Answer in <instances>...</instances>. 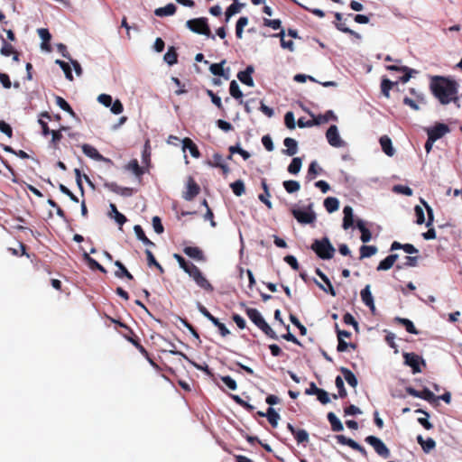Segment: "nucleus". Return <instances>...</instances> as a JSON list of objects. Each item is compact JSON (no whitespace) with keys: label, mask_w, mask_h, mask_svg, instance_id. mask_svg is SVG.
Returning <instances> with one entry per match:
<instances>
[{"label":"nucleus","mask_w":462,"mask_h":462,"mask_svg":"<svg viewBox=\"0 0 462 462\" xmlns=\"http://www.w3.org/2000/svg\"><path fill=\"white\" fill-rule=\"evenodd\" d=\"M430 89L441 104L447 105L451 102L457 94V84L456 81L444 77L434 76L431 79Z\"/></svg>","instance_id":"obj_1"},{"label":"nucleus","mask_w":462,"mask_h":462,"mask_svg":"<svg viewBox=\"0 0 462 462\" xmlns=\"http://www.w3.org/2000/svg\"><path fill=\"white\" fill-rule=\"evenodd\" d=\"M173 257L177 260L180 267L194 280L198 286L208 292H212L214 291L212 284L203 275L202 272L197 265L191 262L186 261L184 257L178 254H174Z\"/></svg>","instance_id":"obj_2"},{"label":"nucleus","mask_w":462,"mask_h":462,"mask_svg":"<svg viewBox=\"0 0 462 462\" xmlns=\"http://www.w3.org/2000/svg\"><path fill=\"white\" fill-rule=\"evenodd\" d=\"M310 249L322 260L332 259L336 252L328 236L315 239L310 245Z\"/></svg>","instance_id":"obj_3"},{"label":"nucleus","mask_w":462,"mask_h":462,"mask_svg":"<svg viewBox=\"0 0 462 462\" xmlns=\"http://www.w3.org/2000/svg\"><path fill=\"white\" fill-rule=\"evenodd\" d=\"M245 313L250 320L267 337L275 340L278 339V336L275 331L269 326V324L265 321V319L256 309L247 308L245 310Z\"/></svg>","instance_id":"obj_4"},{"label":"nucleus","mask_w":462,"mask_h":462,"mask_svg":"<svg viewBox=\"0 0 462 462\" xmlns=\"http://www.w3.org/2000/svg\"><path fill=\"white\" fill-rule=\"evenodd\" d=\"M186 26L193 32L205 35L212 40L216 39L215 35L211 33L208 19L206 17L190 19L187 21Z\"/></svg>","instance_id":"obj_5"},{"label":"nucleus","mask_w":462,"mask_h":462,"mask_svg":"<svg viewBox=\"0 0 462 462\" xmlns=\"http://www.w3.org/2000/svg\"><path fill=\"white\" fill-rule=\"evenodd\" d=\"M291 212L296 220L302 225L312 224L317 219L316 213L312 209V204L308 205L306 209L291 208Z\"/></svg>","instance_id":"obj_6"},{"label":"nucleus","mask_w":462,"mask_h":462,"mask_svg":"<svg viewBox=\"0 0 462 462\" xmlns=\"http://www.w3.org/2000/svg\"><path fill=\"white\" fill-rule=\"evenodd\" d=\"M365 441L371 445L379 456L383 458L389 457L390 450L379 438L375 436H368L365 439Z\"/></svg>","instance_id":"obj_7"},{"label":"nucleus","mask_w":462,"mask_h":462,"mask_svg":"<svg viewBox=\"0 0 462 462\" xmlns=\"http://www.w3.org/2000/svg\"><path fill=\"white\" fill-rule=\"evenodd\" d=\"M404 363L412 369L413 374L421 372L420 365H426L425 361L420 356L414 353H404L403 354Z\"/></svg>","instance_id":"obj_8"},{"label":"nucleus","mask_w":462,"mask_h":462,"mask_svg":"<svg viewBox=\"0 0 462 462\" xmlns=\"http://www.w3.org/2000/svg\"><path fill=\"white\" fill-rule=\"evenodd\" d=\"M406 393L413 397L423 399L430 403L437 402V396L430 391L428 388H424L422 391H418L412 387H406Z\"/></svg>","instance_id":"obj_9"},{"label":"nucleus","mask_w":462,"mask_h":462,"mask_svg":"<svg viewBox=\"0 0 462 462\" xmlns=\"http://www.w3.org/2000/svg\"><path fill=\"white\" fill-rule=\"evenodd\" d=\"M187 190L183 192L182 198L187 201L193 200L200 192L199 185L192 177H189L186 184Z\"/></svg>","instance_id":"obj_10"},{"label":"nucleus","mask_w":462,"mask_h":462,"mask_svg":"<svg viewBox=\"0 0 462 462\" xmlns=\"http://www.w3.org/2000/svg\"><path fill=\"white\" fill-rule=\"evenodd\" d=\"M326 137L328 143L333 147L338 148L344 146L345 144L344 141L341 139L338 134L337 126L335 125H332L328 127L326 133Z\"/></svg>","instance_id":"obj_11"},{"label":"nucleus","mask_w":462,"mask_h":462,"mask_svg":"<svg viewBox=\"0 0 462 462\" xmlns=\"http://www.w3.org/2000/svg\"><path fill=\"white\" fill-rule=\"evenodd\" d=\"M336 439H337V443H339L341 445L348 446L352 449L359 452L363 457L367 456V452H366L365 448L363 446H361L360 444H358L356 441H355L354 439L347 438L344 435H337Z\"/></svg>","instance_id":"obj_12"},{"label":"nucleus","mask_w":462,"mask_h":462,"mask_svg":"<svg viewBox=\"0 0 462 462\" xmlns=\"http://www.w3.org/2000/svg\"><path fill=\"white\" fill-rule=\"evenodd\" d=\"M449 131V127L447 125L438 123L432 128L428 130V136H430V141H437Z\"/></svg>","instance_id":"obj_13"},{"label":"nucleus","mask_w":462,"mask_h":462,"mask_svg":"<svg viewBox=\"0 0 462 462\" xmlns=\"http://www.w3.org/2000/svg\"><path fill=\"white\" fill-rule=\"evenodd\" d=\"M104 187L108 190L124 197H130L134 193V189L129 187H120L116 182H105Z\"/></svg>","instance_id":"obj_14"},{"label":"nucleus","mask_w":462,"mask_h":462,"mask_svg":"<svg viewBox=\"0 0 462 462\" xmlns=\"http://www.w3.org/2000/svg\"><path fill=\"white\" fill-rule=\"evenodd\" d=\"M335 18H336V21L334 22V25L335 27L342 32H345V33H347L351 36H354L355 38L356 39H360V34L357 33L356 32L351 30L350 28L346 27V23L344 22H342L343 20V15L341 13H335Z\"/></svg>","instance_id":"obj_15"},{"label":"nucleus","mask_w":462,"mask_h":462,"mask_svg":"<svg viewBox=\"0 0 462 462\" xmlns=\"http://www.w3.org/2000/svg\"><path fill=\"white\" fill-rule=\"evenodd\" d=\"M288 430L293 435L298 444L309 442V433L302 429H296L292 424H287Z\"/></svg>","instance_id":"obj_16"},{"label":"nucleus","mask_w":462,"mask_h":462,"mask_svg":"<svg viewBox=\"0 0 462 462\" xmlns=\"http://www.w3.org/2000/svg\"><path fill=\"white\" fill-rule=\"evenodd\" d=\"M254 72V68L252 65H249L245 68V70L239 71L237 73V79L245 85L248 87H254V79L252 78V74Z\"/></svg>","instance_id":"obj_17"},{"label":"nucleus","mask_w":462,"mask_h":462,"mask_svg":"<svg viewBox=\"0 0 462 462\" xmlns=\"http://www.w3.org/2000/svg\"><path fill=\"white\" fill-rule=\"evenodd\" d=\"M125 170L131 171L141 181L143 175L145 173V168L139 165L136 159L131 160L125 165Z\"/></svg>","instance_id":"obj_18"},{"label":"nucleus","mask_w":462,"mask_h":462,"mask_svg":"<svg viewBox=\"0 0 462 462\" xmlns=\"http://www.w3.org/2000/svg\"><path fill=\"white\" fill-rule=\"evenodd\" d=\"M360 296L362 299V301L365 306H367L372 313H374L375 311V306L374 302V298L371 293L370 285L367 284L360 292Z\"/></svg>","instance_id":"obj_19"},{"label":"nucleus","mask_w":462,"mask_h":462,"mask_svg":"<svg viewBox=\"0 0 462 462\" xmlns=\"http://www.w3.org/2000/svg\"><path fill=\"white\" fill-rule=\"evenodd\" d=\"M183 253L199 262H204L206 260L203 251L197 246H186L183 248Z\"/></svg>","instance_id":"obj_20"},{"label":"nucleus","mask_w":462,"mask_h":462,"mask_svg":"<svg viewBox=\"0 0 462 462\" xmlns=\"http://www.w3.org/2000/svg\"><path fill=\"white\" fill-rule=\"evenodd\" d=\"M182 149H183V151L189 150L191 156L194 158H199L201 155L198 146L189 137H186L182 140Z\"/></svg>","instance_id":"obj_21"},{"label":"nucleus","mask_w":462,"mask_h":462,"mask_svg":"<svg viewBox=\"0 0 462 462\" xmlns=\"http://www.w3.org/2000/svg\"><path fill=\"white\" fill-rule=\"evenodd\" d=\"M82 148V152L83 153L91 158V159H94L96 161H104L105 158L103 157L102 154L99 153V152L95 148L93 147L92 145L90 144H88V143H85L81 146Z\"/></svg>","instance_id":"obj_22"},{"label":"nucleus","mask_w":462,"mask_h":462,"mask_svg":"<svg viewBox=\"0 0 462 462\" xmlns=\"http://www.w3.org/2000/svg\"><path fill=\"white\" fill-rule=\"evenodd\" d=\"M399 255L393 254L382 260L376 267L377 271H387L391 269L397 261Z\"/></svg>","instance_id":"obj_23"},{"label":"nucleus","mask_w":462,"mask_h":462,"mask_svg":"<svg viewBox=\"0 0 462 462\" xmlns=\"http://www.w3.org/2000/svg\"><path fill=\"white\" fill-rule=\"evenodd\" d=\"M283 144L287 148L286 150L282 151L283 153L289 156H293L296 154L298 151V143L296 140L291 137H286L283 141Z\"/></svg>","instance_id":"obj_24"},{"label":"nucleus","mask_w":462,"mask_h":462,"mask_svg":"<svg viewBox=\"0 0 462 462\" xmlns=\"http://www.w3.org/2000/svg\"><path fill=\"white\" fill-rule=\"evenodd\" d=\"M417 441L425 453H430L436 447V442L432 438L424 439L421 435L417 436Z\"/></svg>","instance_id":"obj_25"},{"label":"nucleus","mask_w":462,"mask_h":462,"mask_svg":"<svg viewBox=\"0 0 462 462\" xmlns=\"http://www.w3.org/2000/svg\"><path fill=\"white\" fill-rule=\"evenodd\" d=\"M261 185H262V188L263 189V194H260L258 196V199H260V201H262L268 208H273V205H272V202L269 200V197L271 196L270 194V191H269V187H268V184L266 182V180L265 179H263L262 180V182H261Z\"/></svg>","instance_id":"obj_26"},{"label":"nucleus","mask_w":462,"mask_h":462,"mask_svg":"<svg viewBox=\"0 0 462 462\" xmlns=\"http://www.w3.org/2000/svg\"><path fill=\"white\" fill-rule=\"evenodd\" d=\"M394 322L399 325L403 326L405 328L406 331L411 334H415V335L419 334V331L415 328L413 322L408 319L396 317V318H394Z\"/></svg>","instance_id":"obj_27"},{"label":"nucleus","mask_w":462,"mask_h":462,"mask_svg":"<svg viewBox=\"0 0 462 462\" xmlns=\"http://www.w3.org/2000/svg\"><path fill=\"white\" fill-rule=\"evenodd\" d=\"M344 217H343V228L348 229L354 224V217H353V209L350 206H346L343 209Z\"/></svg>","instance_id":"obj_28"},{"label":"nucleus","mask_w":462,"mask_h":462,"mask_svg":"<svg viewBox=\"0 0 462 462\" xmlns=\"http://www.w3.org/2000/svg\"><path fill=\"white\" fill-rule=\"evenodd\" d=\"M327 419L330 423L331 430L334 432H339L344 430L343 424L340 420L336 416V414L332 411L328 412L327 415Z\"/></svg>","instance_id":"obj_29"},{"label":"nucleus","mask_w":462,"mask_h":462,"mask_svg":"<svg viewBox=\"0 0 462 462\" xmlns=\"http://www.w3.org/2000/svg\"><path fill=\"white\" fill-rule=\"evenodd\" d=\"M339 370L342 373V374L344 375V378L346 381V383L351 387L356 388L358 384V381H357V378L356 377V375L353 374V372L350 371L346 367H341Z\"/></svg>","instance_id":"obj_30"},{"label":"nucleus","mask_w":462,"mask_h":462,"mask_svg":"<svg viewBox=\"0 0 462 462\" xmlns=\"http://www.w3.org/2000/svg\"><path fill=\"white\" fill-rule=\"evenodd\" d=\"M176 6L174 4H168L164 7H159L155 9L154 14L156 16L163 17V16H169L172 15L176 12Z\"/></svg>","instance_id":"obj_31"},{"label":"nucleus","mask_w":462,"mask_h":462,"mask_svg":"<svg viewBox=\"0 0 462 462\" xmlns=\"http://www.w3.org/2000/svg\"><path fill=\"white\" fill-rule=\"evenodd\" d=\"M380 144L385 154L388 156H393L394 154L392 140L387 135H383L380 138Z\"/></svg>","instance_id":"obj_32"},{"label":"nucleus","mask_w":462,"mask_h":462,"mask_svg":"<svg viewBox=\"0 0 462 462\" xmlns=\"http://www.w3.org/2000/svg\"><path fill=\"white\" fill-rule=\"evenodd\" d=\"M134 231L139 240H141L144 245L150 246H155V244L152 242L145 235L143 227L139 225H135L134 226Z\"/></svg>","instance_id":"obj_33"},{"label":"nucleus","mask_w":462,"mask_h":462,"mask_svg":"<svg viewBox=\"0 0 462 462\" xmlns=\"http://www.w3.org/2000/svg\"><path fill=\"white\" fill-rule=\"evenodd\" d=\"M335 384H336V387L338 390V394L337 395V394L333 393L332 394V398L333 399H337V397L346 398L347 396V393H346V390L345 388L344 381H343L341 376L337 375L336 377Z\"/></svg>","instance_id":"obj_34"},{"label":"nucleus","mask_w":462,"mask_h":462,"mask_svg":"<svg viewBox=\"0 0 462 462\" xmlns=\"http://www.w3.org/2000/svg\"><path fill=\"white\" fill-rule=\"evenodd\" d=\"M37 32H38L39 36L42 40V48L45 49L47 51H50L51 48H50L49 42L51 39V35L49 30L45 29V28H41V29H38Z\"/></svg>","instance_id":"obj_35"},{"label":"nucleus","mask_w":462,"mask_h":462,"mask_svg":"<svg viewBox=\"0 0 462 462\" xmlns=\"http://www.w3.org/2000/svg\"><path fill=\"white\" fill-rule=\"evenodd\" d=\"M324 207L328 213L335 212L339 208V201L337 198L328 197L324 200Z\"/></svg>","instance_id":"obj_36"},{"label":"nucleus","mask_w":462,"mask_h":462,"mask_svg":"<svg viewBox=\"0 0 462 462\" xmlns=\"http://www.w3.org/2000/svg\"><path fill=\"white\" fill-rule=\"evenodd\" d=\"M55 102H56V105L60 108H61L63 111L69 113L73 117L76 116V113L74 112V110L72 109L70 105L63 97L57 96L55 97Z\"/></svg>","instance_id":"obj_37"},{"label":"nucleus","mask_w":462,"mask_h":462,"mask_svg":"<svg viewBox=\"0 0 462 462\" xmlns=\"http://www.w3.org/2000/svg\"><path fill=\"white\" fill-rule=\"evenodd\" d=\"M83 258L87 262V263L90 269L98 270L104 273H106V270L99 263H97L94 258L90 257V255L88 253L83 254Z\"/></svg>","instance_id":"obj_38"},{"label":"nucleus","mask_w":462,"mask_h":462,"mask_svg":"<svg viewBox=\"0 0 462 462\" xmlns=\"http://www.w3.org/2000/svg\"><path fill=\"white\" fill-rule=\"evenodd\" d=\"M163 60L170 66H172L178 62V53L173 46L168 49V51L164 54Z\"/></svg>","instance_id":"obj_39"},{"label":"nucleus","mask_w":462,"mask_h":462,"mask_svg":"<svg viewBox=\"0 0 462 462\" xmlns=\"http://www.w3.org/2000/svg\"><path fill=\"white\" fill-rule=\"evenodd\" d=\"M117 324L120 327L128 330V333L125 334V337L127 341L132 343L134 346H135L136 344H138L140 342V338L138 337V336L128 326H126L125 324H124L120 321H118Z\"/></svg>","instance_id":"obj_40"},{"label":"nucleus","mask_w":462,"mask_h":462,"mask_svg":"<svg viewBox=\"0 0 462 462\" xmlns=\"http://www.w3.org/2000/svg\"><path fill=\"white\" fill-rule=\"evenodd\" d=\"M68 127L61 126L59 130H52L50 134H51V145L57 149L58 144L62 139V131H66Z\"/></svg>","instance_id":"obj_41"},{"label":"nucleus","mask_w":462,"mask_h":462,"mask_svg":"<svg viewBox=\"0 0 462 462\" xmlns=\"http://www.w3.org/2000/svg\"><path fill=\"white\" fill-rule=\"evenodd\" d=\"M397 82H393L390 79L384 78L382 79L381 82V92L382 94L386 97H390V90L393 88V86H396Z\"/></svg>","instance_id":"obj_42"},{"label":"nucleus","mask_w":462,"mask_h":462,"mask_svg":"<svg viewBox=\"0 0 462 462\" xmlns=\"http://www.w3.org/2000/svg\"><path fill=\"white\" fill-rule=\"evenodd\" d=\"M266 418L272 427L276 428L278 420H280V414L272 407H269L266 411Z\"/></svg>","instance_id":"obj_43"},{"label":"nucleus","mask_w":462,"mask_h":462,"mask_svg":"<svg viewBox=\"0 0 462 462\" xmlns=\"http://www.w3.org/2000/svg\"><path fill=\"white\" fill-rule=\"evenodd\" d=\"M0 39L2 41V47L0 52L3 56L8 57L16 51L14 46L11 43L7 42L6 40L2 35L0 36Z\"/></svg>","instance_id":"obj_44"},{"label":"nucleus","mask_w":462,"mask_h":462,"mask_svg":"<svg viewBox=\"0 0 462 462\" xmlns=\"http://www.w3.org/2000/svg\"><path fill=\"white\" fill-rule=\"evenodd\" d=\"M225 63H226V60H223L219 63H213V64H211L210 67H209L210 72L214 76H219V77H224V78L227 79V76L225 75L224 69H223V65Z\"/></svg>","instance_id":"obj_45"},{"label":"nucleus","mask_w":462,"mask_h":462,"mask_svg":"<svg viewBox=\"0 0 462 462\" xmlns=\"http://www.w3.org/2000/svg\"><path fill=\"white\" fill-rule=\"evenodd\" d=\"M377 253V247L374 245H362L360 247V259L371 257Z\"/></svg>","instance_id":"obj_46"},{"label":"nucleus","mask_w":462,"mask_h":462,"mask_svg":"<svg viewBox=\"0 0 462 462\" xmlns=\"http://www.w3.org/2000/svg\"><path fill=\"white\" fill-rule=\"evenodd\" d=\"M416 412L418 413H422L425 415L424 418L420 417V418H418V422L426 430H430L431 429H433V424L431 422L429 421L428 418L430 417V414L428 411H424V410H421V409H418L416 411Z\"/></svg>","instance_id":"obj_47"},{"label":"nucleus","mask_w":462,"mask_h":462,"mask_svg":"<svg viewBox=\"0 0 462 462\" xmlns=\"http://www.w3.org/2000/svg\"><path fill=\"white\" fill-rule=\"evenodd\" d=\"M230 188L234 194L237 197L242 196L245 192V187L243 180H238L230 184Z\"/></svg>","instance_id":"obj_48"},{"label":"nucleus","mask_w":462,"mask_h":462,"mask_svg":"<svg viewBox=\"0 0 462 462\" xmlns=\"http://www.w3.org/2000/svg\"><path fill=\"white\" fill-rule=\"evenodd\" d=\"M302 164V160L300 157H295L291 160L290 165L288 166V171L291 174H298L300 171Z\"/></svg>","instance_id":"obj_49"},{"label":"nucleus","mask_w":462,"mask_h":462,"mask_svg":"<svg viewBox=\"0 0 462 462\" xmlns=\"http://www.w3.org/2000/svg\"><path fill=\"white\" fill-rule=\"evenodd\" d=\"M145 254H146V257H147V263L149 266H154L156 267L160 273H163L164 272V269L163 267L156 261L153 254L152 253L151 250L149 249H146L145 250Z\"/></svg>","instance_id":"obj_50"},{"label":"nucleus","mask_w":462,"mask_h":462,"mask_svg":"<svg viewBox=\"0 0 462 462\" xmlns=\"http://www.w3.org/2000/svg\"><path fill=\"white\" fill-rule=\"evenodd\" d=\"M283 187L288 193L297 192L300 189V182L292 180L283 181Z\"/></svg>","instance_id":"obj_51"},{"label":"nucleus","mask_w":462,"mask_h":462,"mask_svg":"<svg viewBox=\"0 0 462 462\" xmlns=\"http://www.w3.org/2000/svg\"><path fill=\"white\" fill-rule=\"evenodd\" d=\"M324 282V284L327 285V287H325L323 284H321L320 282H319L317 280H315V283L322 290L324 291L325 292H328L329 293L331 296L335 297L337 295V292L334 289V287L332 286L329 279L327 277V280H322Z\"/></svg>","instance_id":"obj_52"},{"label":"nucleus","mask_w":462,"mask_h":462,"mask_svg":"<svg viewBox=\"0 0 462 462\" xmlns=\"http://www.w3.org/2000/svg\"><path fill=\"white\" fill-rule=\"evenodd\" d=\"M229 92L230 95L236 99H240L243 97V93L236 80H232L230 82Z\"/></svg>","instance_id":"obj_53"},{"label":"nucleus","mask_w":462,"mask_h":462,"mask_svg":"<svg viewBox=\"0 0 462 462\" xmlns=\"http://www.w3.org/2000/svg\"><path fill=\"white\" fill-rule=\"evenodd\" d=\"M56 63L63 70V72H64V74L66 76V79L70 80V81L73 80V75H72V72H71L70 66L67 62H65L63 60H57Z\"/></svg>","instance_id":"obj_54"},{"label":"nucleus","mask_w":462,"mask_h":462,"mask_svg":"<svg viewBox=\"0 0 462 462\" xmlns=\"http://www.w3.org/2000/svg\"><path fill=\"white\" fill-rule=\"evenodd\" d=\"M110 208L111 211L115 214V220L120 226L124 225L127 221L125 216L117 210L116 206L115 204H110Z\"/></svg>","instance_id":"obj_55"},{"label":"nucleus","mask_w":462,"mask_h":462,"mask_svg":"<svg viewBox=\"0 0 462 462\" xmlns=\"http://www.w3.org/2000/svg\"><path fill=\"white\" fill-rule=\"evenodd\" d=\"M311 116H313V121L319 122V125H321L323 123H327L330 118L334 117V114L332 111H327L325 115H319L317 116H314L313 114H311Z\"/></svg>","instance_id":"obj_56"},{"label":"nucleus","mask_w":462,"mask_h":462,"mask_svg":"<svg viewBox=\"0 0 462 462\" xmlns=\"http://www.w3.org/2000/svg\"><path fill=\"white\" fill-rule=\"evenodd\" d=\"M229 152H230L231 154H234V153L240 154L243 157L244 160H247V159L250 158V153L247 151L242 149L238 145L230 146L229 147Z\"/></svg>","instance_id":"obj_57"},{"label":"nucleus","mask_w":462,"mask_h":462,"mask_svg":"<svg viewBox=\"0 0 462 462\" xmlns=\"http://www.w3.org/2000/svg\"><path fill=\"white\" fill-rule=\"evenodd\" d=\"M243 6L244 5L240 4L238 0H233V3L227 7L226 12H228L229 15H234L239 13Z\"/></svg>","instance_id":"obj_58"},{"label":"nucleus","mask_w":462,"mask_h":462,"mask_svg":"<svg viewBox=\"0 0 462 462\" xmlns=\"http://www.w3.org/2000/svg\"><path fill=\"white\" fill-rule=\"evenodd\" d=\"M263 25L270 27L273 30H278V29H281V27H282V22L279 19L271 20V19L263 18Z\"/></svg>","instance_id":"obj_59"},{"label":"nucleus","mask_w":462,"mask_h":462,"mask_svg":"<svg viewBox=\"0 0 462 462\" xmlns=\"http://www.w3.org/2000/svg\"><path fill=\"white\" fill-rule=\"evenodd\" d=\"M221 381L225 383V385L232 390L235 391L237 388L236 382L229 375H225L221 377Z\"/></svg>","instance_id":"obj_60"},{"label":"nucleus","mask_w":462,"mask_h":462,"mask_svg":"<svg viewBox=\"0 0 462 462\" xmlns=\"http://www.w3.org/2000/svg\"><path fill=\"white\" fill-rule=\"evenodd\" d=\"M284 124L289 129L295 128V119L294 115L291 111H289L284 116Z\"/></svg>","instance_id":"obj_61"},{"label":"nucleus","mask_w":462,"mask_h":462,"mask_svg":"<svg viewBox=\"0 0 462 462\" xmlns=\"http://www.w3.org/2000/svg\"><path fill=\"white\" fill-rule=\"evenodd\" d=\"M393 190L396 193L403 194L406 196L412 195V189L410 187L404 185H395Z\"/></svg>","instance_id":"obj_62"},{"label":"nucleus","mask_w":462,"mask_h":462,"mask_svg":"<svg viewBox=\"0 0 462 462\" xmlns=\"http://www.w3.org/2000/svg\"><path fill=\"white\" fill-rule=\"evenodd\" d=\"M152 222L154 231L157 234H162L164 231V227L162 226L161 218L158 216H155L152 217Z\"/></svg>","instance_id":"obj_63"},{"label":"nucleus","mask_w":462,"mask_h":462,"mask_svg":"<svg viewBox=\"0 0 462 462\" xmlns=\"http://www.w3.org/2000/svg\"><path fill=\"white\" fill-rule=\"evenodd\" d=\"M208 163L211 167L219 168L224 163V160L221 154L215 153L212 161H209Z\"/></svg>","instance_id":"obj_64"}]
</instances>
